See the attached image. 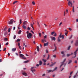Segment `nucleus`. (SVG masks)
I'll return each mask as SVG.
<instances>
[{
  "instance_id": "obj_54",
  "label": "nucleus",
  "mask_w": 78,
  "mask_h": 78,
  "mask_svg": "<svg viewBox=\"0 0 78 78\" xmlns=\"http://www.w3.org/2000/svg\"><path fill=\"white\" fill-rule=\"evenodd\" d=\"M68 32H65V34L66 36H67V34Z\"/></svg>"
},
{
  "instance_id": "obj_13",
  "label": "nucleus",
  "mask_w": 78,
  "mask_h": 78,
  "mask_svg": "<svg viewBox=\"0 0 78 78\" xmlns=\"http://www.w3.org/2000/svg\"><path fill=\"white\" fill-rule=\"evenodd\" d=\"M61 54H62L63 55H62V57H63L65 56V54H64V51L61 52Z\"/></svg>"
},
{
  "instance_id": "obj_21",
  "label": "nucleus",
  "mask_w": 78,
  "mask_h": 78,
  "mask_svg": "<svg viewBox=\"0 0 78 78\" xmlns=\"http://www.w3.org/2000/svg\"><path fill=\"white\" fill-rule=\"evenodd\" d=\"M73 12H75V9L74 6H73Z\"/></svg>"
},
{
  "instance_id": "obj_12",
  "label": "nucleus",
  "mask_w": 78,
  "mask_h": 78,
  "mask_svg": "<svg viewBox=\"0 0 78 78\" xmlns=\"http://www.w3.org/2000/svg\"><path fill=\"white\" fill-rule=\"evenodd\" d=\"M49 44L48 42H47L46 43H44V46L45 47L46 46H48Z\"/></svg>"
},
{
  "instance_id": "obj_34",
  "label": "nucleus",
  "mask_w": 78,
  "mask_h": 78,
  "mask_svg": "<svg viewBox=\"0 0 78 78\" xmlns=\"http://www.w3.org/2000/svg\"><path fill=\"white\" fill-rule=\"evenodd\" d=\"M71 48V46H69V47H68V50H70Z\"/></svg>"
},
{
  "instance_id": "obj_51",
  "label": "nucleus",
  "mask_w": 78,
  "mask_h": 78,
  "mask_svg": "<svg viewBox=\"0 0 78 78\" xmlns=\"http://www.w3.org/2000/svg\"><path fill=\"white\" fill-rule=\"evenodd\" d=\"M56 56V55H53V56H52V57H54L55 58Z\"/></svg>"
},
{
  "instance_id": "obj_41",
  "label": "nucleus",
  "mask_w": 78,
  "mask_h": 78,
  "mask_svg": "<svg viewBox=\"0 0 78 78\" xmlns=\"http://www.w3.org/2000/svg\"><path fill=\"white\" fill-rule=\"evenodd\" d=\"M20 24H21L22 23V20L21 19L20 20Z\"/></svg>"
},
{
  "instance_id": "obj_29",
  "label": "nucleus",
  "mask_w": 78,
  "mask_h": 78,
  "mask_svg": "<svg viewBox=\"0 0 78 78\" xmlns=\"http://www.w3.org/2000/svg\"><path fill=\"white\" fill-rule=\"evenodd\" d=\"M47 71L48 72V73H50L51 72H52V71L51 70H47Z\"/></svg>"
},
{
  "instance_id": "obj_64",
  "label": "nucleus",
  "mask_w": 78,
  "mask_h": 78,
  "mask_svg": "<svg viewBox=\"0 0 78 78\" xmlns=\"http://www.w3.org/2000/svg\"><path fill=\"white\" fill-rule=\"evenodd\" d=\"M15 29H16V27H14V28H13V30H15Z\"/></svg>"
},
{
  "instance_id": "obj_53",
  "label": "nucleus",
  "mask_w": 78,
  "mask_h": 78,
  "mask_svg": "<svg viewBox=\"0 0 78 78\" xmlns=\"http://www.w3.org/2000/svg\"><path fill=\"white\" fill-rule=\"evenodd\" d=\"M69 30L70 31H71L72 30V29H71V28H70V27H69Z\"/></svg>"
},
{
  "instance_id": "obj_42",
  "label": "nucleus",
  "mask_w": 78,
  "mask_h": 78,
  "mask_svg": "<svg viewBox=\"0 0 78 78\" xmlns=\"http://www.w3.org/2000/svg\"><path fill=\"white\" fill-rule=\"evenodd\" d=\"M6 30H7V28L6 27H5L4 28V31H6Z\"/></svg>"
},
{
  "instance_id": "obj_31",
  "label": "nucleus",
  "mask_w": 78,
  "mask_h": 78,
  "mask_svg": "<svg viewBox=\"0 0 78 78\" xmlns=\"http://www.w3.org/2000/svg\"><path fill=\"white\" fill-rule=\"evenodd\" d=\"M20 41V39H19V38H18V39H17V40H16V42H19Z\"/></svg>"
},
{
  "instance_id": "obj_19",
  "label": "nucleus",
  "mask_w": 78,
  "mask_h": 78,
  "mask_svg": "<svg viewBox=\"0 0 78 78\" xmlns=\"http://www.w3.org/2000/svg\"><path fill=\"white\" fill-rule=\"evenodd\" d=\"M30 26L32 27V28L33 29V30H34V27H33V24L32 23H31L30 24Z\"/></svg>"
},
{
  "instance_id": "obj_61",
  "label": "nucleus",
  "mask_w": 78,
  "mask_h": 78,
  "mask_svg": "<svg viewBox=\"0 0 78 78\" xmlns=\"http://www.w3.org/2000/svg\"><path fill=\"white\" fill-rule=\"evenodd\" d=\"M39 64H37V65H36V66H37V67H39Z\"/></svg>"
},
{
  "instance_id": "obj_9",
  "label": "nucleus",
  "mask_w": 78,
  "mask_h": 78,
  "mask_svg": "<svg viewBox=\"0 0 78 78\" xmlns=\"http://www.w3.org/2000/svg\"><path fill=\"white\" fill-rule=\"evenodd\" d=\"M54 46L55 47V49H54V50H53V52H55V51H56V50L57 49V47L56 46L55 44H54Z\"/></svg>"
},
{
  "instance_id": "obj_20",
  "label": "nucleus",
  "mask_w": 78,
  "mask_h": 78,
  "mask_svg": "<svg viewBox=\"0 0 78 78\" xmlns=\"http://www.w3.org/2000/svg\"><path fill=\"white\" fill-rule=\"evenodd\" d=\"M22 27L24 29H27V27H26V26H25V25H23Z\"/></svg>"
},
{
  "instance_id": "obj_28",
  "label": "nucleus",
  "mask_w": 78,
  "mask_h": 78,
  "mask_svg": "<svg viewBox=\"0 0 78 78\" xmlns=\"http://www.w3.org/2000/svg\"><path fill=\"white\" fill-rule=\"evenodd\" d=\"M42 61L44 62L45 63V62H46L47 60H45L44 59H42Z\"/></svg>"
},
{
  "instance_id": "obj_45",
  "label": "nucleus",
  "mask_w": 78,
  "mask_h": 78,
  "mask_svg": "<svg viewBox=\"0 0 78 78\" xmlns=\"http://www.w3.org/2000/svg\"><path fill=\"white\" fill-rule=\"evenodd\" d=\"M39 36L40 37H41V33H39Z\"/></svg>"
},
{
  "instance_id": "obj_63",
  "label": "nucleus",
  "mask_w": 78,
  "mask_h": 78,
  "mask_svg": "<svg viewBox=\"0 0 78 78\" xmlns=\"http://www.w3.org/2000/svg\"><path fill=\"white\" fill-rule=\"evenodd\" d=\"M76 22H78V19H76Z\"/></svg>"
},
{
  "instance_id": "obj_16",
  "label": "nucleus",
  "mask_w": 78,
  "mask_h": 78,
  "mask_svg": "<svg viewBox=\"0 0 78 78\" xmlns=\"http://www.w3.org/2000/svg\"><path fill=\"white\" fill-rule=\"evenodd\" d=\"M27 23V21H25L23 23V24L24 25H26Z\"/></svg>"
},
{
  "instance_id": "obj_38",
  "label": "nucleus",
  "mask_w": 78,
  "mask_h": 78,
  "mask_svg": "<svg viewBox=\"0 0 78 78\" xmlns=\"http://www.w3.org/2000/svg\"><path fill=\"white\" fill-rule=\"evenodd\" d=\"M49 58H50V55H48V57L47 58V60L49 59Z\"/></svg>"
},
{
  "instance_id": "obj_17",
  "label": "nucleus",
  "mask_w": 78,
  "mask_h": 78,
  "mask_svg": "<svg viewBox=\"0 0 78 78\" xmlns=\"http://www.w3.org/2000/svg\"><path fill=\"white\" fill-rule=\"evenodd\" d=\"M16 48H12V51H16Z\"/></svg>"
},
{
  "instance_id": "obj_58",
  "label": "nucleus",
  "mask_w": 78,
  "mask_h": 78,
  "mask_svg": "<svg viewBox=\"0 0 78 78\" xmlns=\"http://www.w3.org/2000/svg\"><path fill=\"white\" fill-rule=\"evenodd\" d=\"M37 24L38 25V26L40 27V25L38 22H37Z\"/></svg>"
},
{
  "instance_id": "obj_25",
  "label": "nucleus",
  "mask_w": 78,
  "mask_h": 78,
  "mask_svg": "<svg viewBox=\"0 0 78 78\" xmlns=\"http://www.w3.org/2000/svg\"><path fill=\"white\" fill-rule=\"evenodd\" d=\"M42 64V62L41 61H40L39 62V65L41 66Z\"/></svg>"
},
{
  "instance_id": "obj_40",
  "label": "nucleus",
  "mask_w": 78,
  "mask_h": 78,
  "mask_svg": "<svg viewBox=\"0 0 78 78\" xmlns=\"http://www.w3.org/2000/svg\"><path fill=\"white\" fill-rule=\"evenodd\" d=\"M10 30H11V29L10 28H9V29H8V31L9 33L10 32Z\"/></svg>"
},
{
  "instance_id": "obj_24",
  "label": "nucleus",
  "mask_w": 78,
  "mask_h": 78,
  "mask_svg": "<svg viewBox=\"0 0 78 78\" xmlns=\"http://www.w3.org/2000/svg\"><path fill=\"white\" fill-rule=\"evenodd\" d=\"M78 73V71H77V72L76 73L75 75L73 77V78H76V76H77V74Z\"/></svg>"
},
{
  "instance_id": "obj_62",
  "label": "nucleus",
  "mask_w": 78,
  "mask_h": 78,
  "mask_svg": "<svg viewBox=\"0 0 78 78\" xmlns=\"http://www.w3.org/2000/svg\"><path fill=\"white\" fill-rule=\"evenodd\" d=\"M46 52L47 53H48V51L47 50H46Z\"/></svg>"
},
{
  "instance_id": "obj_14",
  "label": "nucleus",
  "mask_w": 78,
  "mask_h": 78,
  "mask_svg": "<svg viewBox=\"0 0 78 78\" xmlns=\"http://www.w3.org/2000/svg\"><path fill=\"white\" fill-rule=\"evenodd\" d=\"M75 45L76 46L78 45V40H76V42L75 43Z\"/></svg>"
},
{
  "instance_id": "obj_23",
  "label": "nucleus",
  "mask_w": 78,
  "mask_h": 78,
  "mask_svg": "<svg viewBox=\"0 0 78 78\" xmlns=\"http://www.w3.org/2000/svg\"><path fill=\"white\" fill-rule=\"evenodd\" d=\"M55 64H56V62H55L54 63H53V64H51V65H50V67H52Z\"/></svg>"
},
{
  "instance_id": "obj_7",
  "label": "nucleus",
  "mask_w": 78,
  "mask_h": 78,
  "mask_svg": "<svg viewBox=\"0 0 78 78\" xmlns=\"http://www.w3.org/2000/svg\"><path fill=\"white\" fill-rule=\"evenodd\" d=\"M32 36V34L31 33H29V34H27V37L29 39H30V38H31Z\"/></svg>"
},
{
  "instance_id": "obj_3",
  "label": "nucleus",
  "mask_w": 78,
  "mask_h": 78,
  "mask_svg": "<svg viewBox=\"0 0 78 78\" xmlns=\"http://www.w3.org/2000/svg\"><path fill=\"white\" fill-rule=\"evenodd\" d=\"M36 68V67H33L31 68V70L32 72L34 74V75H35V74L34 73V72L36 71V70L35 69L33 70V69H34V68Z\"/></svg>"
},
{
  "instance_id": "obj_5",
  "label": "nucleus",
  "mask_w": 78,
  "mask_h": 78,
  "mask_svg": "<svg viewBox=\"0 0 78 78\" xmlns=\"http://www.w3.org/2000/svg\"><path fill=\"white\" fill-rule=\"evenodd\" d=\"M70 5L71 7H72L73 5L72 2H71L70 0H69V1H68V6H70Z\"/></svg>"
},
{
  "instance_id": "obj_10",
  "label": "nucleus",
  "mask_w": 78,
  "mask_h": 78,
  "mask_svg": "<svg viewBox=\"0 0 78 78\" xmlns=\"http://www.w3.org/2000/svg\"><path fill=\"white\" fill-rule=\"evenodd\" d=\"M51 40L52 41H55L56 40V38L55 37H51Z\"/></svg>"
},
{
  "instance_id": "obj_6",
  "label": "nucleus",
  "mask_w": 78,
  "mask_h": 78,
  "mask_svg": "<svg viewBox=\"0 0 78 78\" xmlns=\"http://www.w3.org/2000/svg\"><path fill=\"white\" fill-rule=\"evenodd\" d=\"M62 33H60V34L59 35V36H58V38H61L62 37V39H64V35H62Z\"/></svg>"
},
{
  "instance_id": "obj_18",
  "label": "nucleus",
  "mask_w": 78,
  "mask_h": 78,
  "mask_svg": "<svg viewBox=\"0 0 78 78\" xmlns=\"http://www.w3.org/2000/svg\"><path fill=\"white\" fill-rule=\"evenodd\" d=\"M23 74L25 76H27L28 75L27 73H23Z\"/></svg>"
},
{
  "instance_id": "obj_30",
  "label": "nucleus",
  "mask_w": 78,
  "mask_h": 78,
  "mask_svg": "<svg viewBox=\"0 0 78 78\" xmlns=\"http://www.w3.org/2000/svg\"><path fill=\"white\" fill-rule=\"evenodd\" d=\"M18 2V1H15V2H13V4L14 5L16 3H17Z\"/></svg>"
},
{
  "instance_id": "obj_2",
  "label": "nucleus",
  "mask_w": 78,
  "mask_h": 78,
  "mask_svg": "<svg viewBox=\"0 0 78 78\" xmlns=\"http://www.w3.org/2000/svg\"><path fill=\"white\" fill-rule=\"evenodd\" d=\"M78 51V48H77L76 50V51H75V52H74V57H72V58H75L76 57V52H77V51Z\"/></svg>"
},
{
  "instance_id": "obj_8",
  "label": "nucleus",
  "mask_w": 78,
  "mask_h": 78,
  "mask_svg": "<svg viewBox=\"0 0 78 78\" xmlns=\"http://www.w3.org/2000/svg\"><path fill=\"white\" fill-rule=\"evenodd\" d=\"M20 57L21 58H22L23 59H26V58H24V55H22L21 54H20Z\"/></svg>"
},
{
  "instance_id": "obj_60",
  "label": "nucleus",
  "mask_w": 78,
  "mask_h": 78,
  "mask_svg": "<svg viewBox=\"0 0 78 78\" xmlns=\"http://www.w3.org/2000/svg\"><path fill=\"white\" fill-rule=\"evenodd\" d=\"M31 32L33 34H34V32H33V30H31Z\"/></svg>"
},
{
  "instance_id": "obj_50",
  "label": "nucleus",
  "mask_w": 78,
  "mask_h": 78,
  "mask_svg": "<svg viewBox=\"0 0 78 78\" xmlns=\"http://www.w3.org/2000/svg\"><path fill=\"white\" fill-rule=\"evenodd\" d=\"M62 23H60V24H59V26L60 27L61 26V25Z\"/></svg>"
},
{
  "instance_id": "obj_46",
  "label": "nucleus",
  "mask_w": 78,
  "mask_h": 78,
  "mask_svg": "<svg viewBox=\"0 0 78 78\" xmlns=\"http://www.w3.org/2000/svg\"><path fill=\"white\" fill-rule=\"evenodd\" d=\"M47 35H45V36H44V38L45 39L47 38Z\"/></svg>"
},
{
  "instance_id": "obj_56",
  "label": "nucleus",
  "mask_w": 78,
  "mask_h": 78,
  "mask_svg": "<svg viewBox=\"0 0 78 78\" xmlns=\"http://www.w3.org/2000/svg\"><path fill=\"white\" fill-rule=\"evenodd\" d=\"M9 44V43H8V42L7 43H6L5 44V45H8Z\"/></svg>"
},
{
  "instance_id": "obj_39",
  "label": "nucleus",
  "mask_w": 78,
  "mask_h": 78,
  "mask_svg": "<svg viewBox=\"0 0 78 78\" xmlns=\"http://www.w3.org/2000/svg\"><path fill=\"white\" fill-rule=\"evenodd\" d=\"M4 40L6 41H7L8 40V39H7V38H5L4 39Z\"/></svg>"
},
{
  "instance_id": "obj_59",
  "label": "nucleus",
  "mask_w": 78,
  "mask_h": 78,
  "mask_svg": "<svg viewBox=\"0 0 78 78\" xmlns=\"http://www.w3.org/2000/svg\"><path fill=\"white\" fill-rule=\"evenodd\" d=\"M18 46L19 47V46H20V43H18Z\"/></svg>"
},
{
  "instance_id": "obj_35",
  "label": "nucleus",
  "mask_w": 78,
  "mask_h": 78,
  "mask_svg": "<svg viewBox=\"0 0 78 78\" xmlns=\"http://www.w3.org/2000/svg\"><path fill=\"white\" fill-rule=\"evenodd\" d=\"M29 62V61H27L24 62H23L24 63H28Z\"/></svg>"
},
{
  "instance_id": "obj_26",
  "label": "nucleus",
  "mask_w": 78,
  "mask_h": 78,
  "mask_svg": "<svg viewBox=\"0 0 78 78\" xmlns=\"http://www.w3.org/2000/svg\"><path fill=\"white\" fill-rule=\"evenodd\" d=\"M57 41H58V42H61V40L59 38H58Z\"/></svg>"
},
{
  "instance_id": "obj_55",
  "label": "nucleus",
  "mask_w": 78,
  "mask_h": 78,
  "mask_svg": "<svg viewBox=\"0 0 78 78\" xmlns=\"http://www.w3.org/2000/svg\"><path fill=\"white\" fill-rule=\"evenodd\" d=\"M46 74H44L42 75V76H45Z\"/></svg>"
},
{
  "instance_id": "obj_36",
  "label": "nucleus",
  "mask_w": 78,
  "mask_h": 78,
  "mask_svg": "<svg viewBox=\"0 0 78 78\" xmlns=\"http://www.w3.org/2000/svg\"><path fill=\"white\" fill-rule=\"evenodd\" d=\"M55 33V32H51V35H53Z\"/></svg>"
},
{
  "instance_id": "obj_57",
  "label": "nucleus",
  "mask_w": 78,
  "mask_h": 78,
  "mask_svg": "<svg viewBox=\"0 0 78 78\" xmlns=\"http://www.w3.org/2000/svg\"><path fill=\"white\" fill-rule=\"evenodd\" d=\"M46 56V55H43V57L44 58Z\"/></svg>"
},
{
  "instance_id": "obj_47",
  "label": "nucleus",
  "mask_w": 78,
  "mask_h": 78,
  "mask_svg": "<svg viewBox=\"0 0 78 78\" xmlns=\"http://www.w3.org/2000/svg\"><path fill=\"white\" fill-rule=\"evenodd\" d=\"M30 28L29 27H27L28 30H30Z\"/></svg>"
},
{
  "instance_id": "obj_49",
  "label": "nucleus",
  "mask_w": 78,
  "mask_h": 78,
  "mask_svg": "<svg viewBox=\"0 0 78 78\" xmlns=\"http://www.w3.org/2000/svg\"><path fill=\"white\" fill-rule=\"evenodd\" d=\"M16 35H14V39H15L16 38Z\"/></svg>"
},
{
  "instance_id": "obj_11",
  "label": "nucleus",
  "mask_w": 78,
  "mask_h": 78,
  "mask_svg": "<svg viewBox=\"0 0 78 78\" xmlns=\"http://www.w3.org/2000/svg\"><path fill=\"white\" fill-rule=\"evenodd\" d=\"M44 42H47L45 38H44V40H42V42L44 43Z\"/></svg>"
},
{
  "instance_id": "obj_22",
  "label": "nucleus",
  "mask_w": 78,
  "mask_h": 78,
  "mask_svg": "<svg viewBox=\"0 0 78 78\" xmlns=\"http://www.w3.org/2000/svg\"><path fill=\"white\" fill-rule=\"evenodd\" d=\"M58 69L57 67H56L54 69V70H52V72H53L54 71H55V70H57V69Z\"/></svg>"
},
{
  "instance_id": "obj_27",
  "label": "nucleus",
  "mask_w": 78,
  "mask_h": 78,
  "mask_svg": "<svg viewBox=\"0 0 78 78\" xmlns=\"http://www.w3.org/2000/svg\"><path fill=\"white\" fill-rule=\"evenodd\" d=\"M37 51L38 52L39 51V46H37Z\"/></svg>"
},
{
  "instance_id": "obj_48",
  "label": "nucleus",
  "mask_w": 78,
  "mask_h": 78,
  "mask_svg": "<svg viewBox=\"0 0 78 78\" xmlns=\"http://www.w3.org/2000/svg\"><path fill=\"white\" fill-rule=\"evenodd\" d=\"M73 71H72V72H71V73H70V75H71V76H72V74L73 73Z\"/></svg>"
},
{
  "instance_id": "obj_15",
  "label": "nucleus",
  "mask_w": 78,
  "mask_h": 78,
  "mask_svg": "<svg viewBox=\"0 0 78 78\" xmlns=\"http://www.w3.org/2000/svg\"><path fill=\"white\" fill-rule=\"evenodd\" d=\"M72 62V60H69V61H68V64H70Z\"/></svg>"
},
{
  "instance_id": "obj_43",
  "label": "nucleus",
  "mask_w": 78,
  "mask_h": 78,
  "mask_svg": "<svg viewBox=\"0 0 78 78\" xmlns=\"http://www.w3.org/2000/svg\"><path fill=\"white\" fill-rule=\"evenodd\" d=\"M71 55V54H67V55H66V56H67V57H69V56H70Z\"/></svg>"
},
{
  "instance_id": "obj_52",
  "label": "nucleus",
  "mask_w": 78,
  "mask_h": 78,
  "mask_svg": "<svg viewBox=\"0 0 78 78\" xmlns=\"http://www.w3.org/2000/svg\"><path fill=\"white\" fill-rule=\"evenodd\" d=\"M74 63H75V64L77 63V61L76 60H75V61H74Z\"/></svg>"
},
{
  "instance_id": "obj_44",
  "label": "nucleus",
  "mask_w": 78,
  "mask_h": 78,
  "mask_svg": "<svg viewBox=\"0 0 78 78\" xmlns=\"http://www.w3.org/2000/svg\"><path fill=\"white\" fill-rule=\"evenodd\" d=\"M56 36H57V34H56V33H55L54 35V36L56 37Z\"/></svg>"
},
{
  "instance_id": "obj_4",
  "label": "nucleus",
  "mask_w": 78,
  "mask_h": 78,
  "mask_svg": "<svg viewBox=\"0 0 78 78\" xmlns=\"http://www.w3.org/2000/svg\"><path fill=\"white\" fill-rule=\"evenodd\" d=\"M13 19H11L10 20L9 22H8V23L9 25H12L13 23Z\"/></svg>"
},
{
  "instance_id": "obj_37",
  "label": "nucleus",
  "mask_w": 78,
  "mask_h": 78,
  "mask_svg": "<svg viewBox=\"0 0 78 78\" xmlns=\"http://www.w3.org/2000/svg\"><path fill=\"white\" fill-rule=\"evenodd\" d=\"M32 5H35V3L34 2V1H33L32 2Z\"/></svg>"
},
{
  "instance_id": "obj_32",
  "label": "nucleus",
  "mask_w": 78,
  "mask_h": 78,
  "mask_svg": "<svg viewBox=\"0 0 78 78\" xmlns=\"http://www.w3.org/2000/svg\"><path fill=\"white\" fill-rule=\"evenodd\" d=\"M21 32H22L21 30H19V32H18V34H21Z\"/></svg>"
},
{
  "instance_id": "obj_1",
  "label": "nucleus",
  "mask_w": 78,
  "mask_h": 78,
  "mask_svg": "<svg viewBox=\"0 0 78 78\" xmlns=\"http://www.w3.org/2000/svg\"><path fill=\"white\" fill-rule=\"evenodd\" d=\"M66 59L65 58V59H64V60L62 62H61V64L62 65H60V68H61V67L63 65L64 67H65L66 66V63H64L65 62H66Z\"/></svg>"
},
{
  "instance_id": "obj_33",
  "label": "nucleus",
  "mask_w": 78,
  "mask_h": 78,
  "mask_svg": "<svg viewBox=\"0 0 78 78\" xmlns=\"http://www.w3.org/2000/svg\"><path fill=\"white\" fill-rule=\"evenodd\" d=\"M7 34V32H5L4 34V35L5 36Z\"/></svg>"
}]
</instances>
